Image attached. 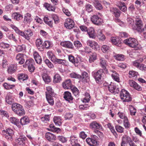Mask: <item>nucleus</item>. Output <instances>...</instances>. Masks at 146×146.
I'll use <instances>...</instances> for the list:
<instances>
[{
  "instance_id": "4d7b16f0",
  "label": "nucleus",
  "mask_w": 146,
  "mask_h": 146,
  "mask_svg": "<svg viewBox=\"0 0 146 146\" xmlns=\"http://www.w3.org/2000/svg\"><path fill=\"white\" fill-rule=\"evenodd\" d=\"M5 100L7 103L9 104H12L13 102V100L12 98L11 97L8 96H6Z\"/></svg>"
},
{
  "instance_id": "1a4fd4ad",
  "label": "nucleus",
  "mask_w": 146,
  "mask_h": 146,
  "mask_svg": "<svg viewBox=\"0 0 146 146\" xmlns=\"http://www.w3.org/2000/svg\"><path fill=\"white\" fill-rule=\"evenodd\" d=\"M35 44L37 49L40 51L44 50V46L43 41L40 38L37 39L35 42Z\"/></svg>"
},
{
  "instance_id": "c9c22d12",
  "label": "nucleus",
  "mask_w": 146,
  "mask_h": 146,
  "mask_svg": "<svg viewBox=\"0 0 146 146\" xmlns=\"http://www.w3.org/2000/svg\"><path fill=\"white\" fill-rule=\"evenodd\" d=\"M110 11L112 13L114 14L115 16L117 17H119L121 13V11L115 8L111 9Z\"/></svg>"
},
{
  "instance_id": "e2e57ef3",
  "label": "nucleus",
  "mask_w": 146,
  "mask_h": 146,
  "mask_svg": "<svg viewBox=\"0 0 146 146\" xmlns=\"http://www.w3.org/2000/svg\"><path fill=\"white\" fill-rule=\"evenodd\" d=\"M123 123L124 125L126 128H127L129 127L130 124L127 117H125V118L123 120Z\"/></svg>"
},
{
  "instance_id": "0e129e2a",
  "label": "nucleus",
  "mask_w": 146,
  "mask_h": 146,
  "mask_svg": "<svg viewBox=\"0 0 146 146\" xmlns=\"http://www.w3.org/2000/svg\"><path fill=\"white\" fill-rule=\"evenodd\" d=\"M73 117V114L70 113H66L64 115L65 119H70Z\"/></svg>"
},
{
  "instance_id": "2f4dec72",
  "label": "nucleus",
  "mask_w": 146,
  "mask_h": 146,
  "mask_svg": "<svg viewBox=\"0 0 146 146\" xmlns=\"http://www.w3.org/2000/svg\"><path fill=\"white\" fill-rule=\"evenodd\" d=\"M111 71L112 73L111 74V76L112 78L115 81L117 82H119V78L118 74L115 71L112 70Z\"/></svg>"
},
{
  "instance_id": "58836bf2",
  "label": "nucleus",
  "mask_w": 146,
  "mask_h": 146,
  "mask_svg": "<svg viewBox=\"0 0 146 146\" xmlns=\"http://www.w3.org/2000/svg\"><path fill=\"white\" fill-rule=\"evenodd\" d=\"M72 93L76 97H78L79 95V92L78 90L75 86H72L71 89Z\"/></svg>"
},
{
  "instance_id": "b1692460",
  "label": "nucleus",
  "mask_w": 146,
  "mask_h": 146,
  "mask_svg": "<svg viewBox=\"0 0 146 146\" xmlns=\"http://www.w3.org/2000/svg\"><path fill=\"white\" fill-rule=\"evenodd\" d=\"M44 22L51 27H52L53 22L52 18L50 17H45L44 18Z\"/></svg>"
},
{
  "instance_id": "69168bd1",
  "label": "nucleus",
  "mask_w": 146,
  "mask_h": 146,
  "mask_svg": "<svg viewBox=\"0 0 146 146\" xmlns=\"http://www.w3.org/2000/svg\"><path fill=\"white\" fill-rule=\"evenodd\" d=\"M92 6L89 4H88L86 5V9L88 12H91L92 11Z\"/></svg>"
},
{
  "instance_id": "412c9836",
  "label": "nucleus",
  "mask_w": 146,
  "mask_h": 146,
  "mask_svg": "<svg viewBox=\"0 0 146 146\" xmlns=\"http://www.w3.org/2000/svg\"><path fill=\"white\" fill-rule=\"evenodd\" d=\"M16 60L18 61L19 63L20 64H23L25 62V60L24 59V56L23 54H18L16 56Z\"/></svg>"
},
{
  "instance_id": "4468645a",
  "label": "nucleus",
  "mask_w": 146,
  "mask_h": 146,
  "mask_svg": "<svg viewBox=\"0 0 146 146\" xmlns=\"http://www.w3.org/2000/svg\"><path fill=\"white\" fill-rule=\"evenodd\" d=\"M74 21L70 19H67L64 23L65 27L67 29H72L74 27Z\"/></svg>"
},
{
  "instance_id": "cd10ccee",
  "label": "nucleus",
  "mask_w": 146,
  "mask_h": 146,
  "mask_svg": "<svg viewBox=\"0 0 146 146\" xmlns=\"http://www.w3.org/2000/svg\"><path fill=\"white\" fill-rule=\"evenodd\" d=\"M117 5L122 11L125 12L126 11L127 8L124 3L118 2L117 3Z\"/></svg>"
},
{
  "instance_id": "09e8293b",
  "label": "nucleus",
  "mask_w": 146,
  "mask_h": 146,
  "mask_svg": "<svg viewBox=\"0 0 146 146\" xmlns=\"http://www.w3.org/2000/svg\"><path fill=\"white\" fill-rule=\"evenodd\" d=\"M94 5L96 8L98 10H101L103 8L102 6L98 1H94Z\"/></svg>"
},
{
  "instance_id": "423d86ee",
  "label": "nucleus",
  "mask_w": 146,
  "mask_h": 146,
  "mask_svg": "<svg viewBox=\"0 0 146 146\" xmlns=\"http://www.w3.org/2000/svg\"><path fill=\"white\" fill-rule=\"evenodd\" d=\"M103 72V70L102 69H100L96 72L94 73V77L97 83L98 84L101 83L102 80L101 76Z\"/></svg>"
},
{
  "instance_id": "c756f323",
  "label": "nucleus",
  "mask_w": 146,
  "mask_h": 146,
  "mask_svg": "<svg viewBox=\"0 0 146 146\" xmlns=\"http://www.w3.org/2000/svg\"><path fill=\"white\" fill-rule=\"evenodd\" d=\"M89 62L90 63H92L96 60L97 58V54L95 52H92L89 54Z\"/></svg>"
},
{
  "instance_id": "338daca9",
  "label": "nucleus",
  "mask_w": 146,
  "mask_h": 146,
  "mask_svg": "<svg viewBox=\"0 0 146 146\" xmlns=\"http://www.w3.org/2000/svg\"><path fill=\"white\" fill-rule=\"evenodd\" d=\"M115 129L117 131L120 133H122L123 132L124 128L122 127L119 125H117L115 126Z\"/></svg>"
},
{
  "instance_id": "4be33fe9",
  "label": "nucleus",
  "mask_w": 146,
  "mask_h": 146,
  "mask_svg": "<svg viewBox=\"0 0 146 146\" xmlns=\"http://www.w3.org/2000/svg\"><path fill=\"white\" fill-rule=\"evenodd\" d=\"M87 143L91 146H96L97 145V141L96 139L88 138L86 139Z\"/></svg>"
},
{
  "instance_id": "79ce46f5",
  "label": "nucleus",
  "mask_w": 146,
  "mask_h": 146,
  "mask_svg": "<svg viewBox=\"0 0 146 146\" xmlns=\"http://www.w3.org/2000/svg\"><path fill=\"white\" fill-rule=\"evenodd\" d=\"M52 96H46V98L48 103L51 106H53L54 104V101Z\"/></svg>"
},
{
  "instance_id": "4c0bfd02",
  "label": "nucleus",
  "mask_w": 146,
  "mask_h": 146,
  "mask_svg": "<svg viewBox=\"0 0 146 146\" xmlns=\"http://www.w3.org/2000/svg\"><path fill=\"white\" fill-rule=\"evenodd\" d=\"M16 67L15 65H10L8 68V72L10 74L14 73L16 70Z\"/></svg>"
},
{
  "instance_id": "2eb2a0df",
  "label": "nucleus",
  "mask_w": 146,
  "mask_h": 146,
  "mask_svg": "<svg viewBox=\"0 0 146 146\" xmlns=\"http://www.w3.org/2000/svg\"><path fill=\"white\" fill-rule=\"evenodd\" d=\"M45 137L49 141L53 142L56 139V136L53 134L48 132L45 134Z\"/></svg>"
},
{
  "instance_id": "20e7f679",
  "label": "nucleus",
  "mask_w": 146,
  "mask_h": 146,
  "mask_svg": "<svg viewBox=\"0 0 146 146\" xmlns=\"http://www.w3.org/2000/svg\"><path fill=\"white\" fill-rule=\"evenodd\" d=\"M143 27V23L140 19H137L135 20V24L132 26L133 29L139 33H141L142 29Z\"/></svg>"
},
{
  "instance_id": "c85d7f7f",
  "label": "nucleus",
  "mask_w": 146,
  "mask_h": 146,
  "mask_svg": "<svg viewBox=\"0 0 146 146\" xmlns=\"http://www.w3.org/2000/svg\"><path fill=\"white\" fill-rule=\"evenodd\" d=\"M53 121L56 126H60L62 124V121L60 117H54L53 118Z\"/></svg>"
},
{
  "instance_id": "bf43d9fd",
  "label": "nucleus",
  "mask_w": 146,
  "mask_h": 146,
  "mask_svg": "<svg viewBox=\"0 0 146 146\" xmlns=\"http://www.w3.org/2000/svg\"><path fill=\"white\" fill-rule=\"evenodd\" d=\"M74 44L75 47L78 48L82 46V44L81 42L79 40H76L74 42Z\"/></svg>"
},
{
  "instance_id": "aec40b11",
  "label": "nucleus",
  "mask_w": 146,
  "mask_h": 146,
  "mask_svg": "<svg viewBox=\"0 0 146 146\" xmlns=\"http://www.w3.org/2000/svg\"><path fill=\"white\" fill-rule=\"evenodd\" d=\"M60 45L64 47L71 49H72L74 48L72 43L70 41H65L61 42Z\"/></svg>"
},
{
  "instance_id": "680f3d73",
  "label": "nucleus",
  "mask_w": 146,
  "mask_h": 146,
  "mask_svg": "<svg viewBox=\"0 0 146 146\" xmlns=\"http://www.w3.org/2000/svg\"><path fill=\"white\" fill-rule=\"evenodd\" d=\"M58 139L62 143L66 142L67 140L66 138L62 136H59L58 137Z\"/></svg>"
},
{
  "instance_id": "e433bc0d",
  "label": "nucleus",
  "mask_w": 146,
  "mask_h": 146,
  "mask_svg": "<svg viewBox=\"0 0 146 146\" xmlns=\"http://www.w3.org/2000/svg\"><path fill=\"white\" fill-rule=\"evenodd\" d=\"M52 61L56 63H57L59 64H61L63 65H65L66 64L65 60L61 59H58L56 58L54 60H52Z\"/></svg>"
},
{
  "instance_id": "473e14b6",
  "label": "nucleus",
  "mask_w": 146,
  "mask_h": 146,
  "mask_svg": "<svg viewBox=\"0 0 146 146\" xmlns=\"http://www.w3.org/2000/svg\"><path fill=\"white\" fill-rule=\"evenodd\" d=\"M29 118L27 116H25L20 119V123L22 125H26L29 123Z\"/></svg>"
},
{
  "instance_id": "72a5a7b5",
  "label": "nucleus",
  "mask_w": 146,
  "mask_h": 146,
  "mask_svg": "<svg viewBox=\"0 0 146 146\" xmlns=\"http://www.w3.org/2000/svg\"><path fill=\"white\" fill-rule=\"evenodd\" d=\"M18 78L20 81H22L27 80L28 78V76L26 74L21 73L18 74Z\"/></svg>"
},
{
  "instance_id": "3c124183",
  "label": "nucleus",
  "mask_w": 146,
  "mask_h": 146,
  "mask_svg": "<svg viewBox=\"0 0 146 146\" xmlns=\"http://www.w3.org/2000/svg\"><path fill=\"white\" fill-rule=\"evenodd\" d=\"M26 47L25 45L23 44L22 45H19L17 46L16 48V50L17 52H20L23 50H25Z\"/></svg>"
},
{
  "instance_id": "a211bd4d",
  "label": "nucleus",
  "mask_w": 146,
  "mask_h": 146,
  "mask_svg": "<svg viewBox=\"0 0 146 146\" xmlns=\"http://www.w3.org/2000/svg\"><path fill=\"white\" fill-rule=\"evenodd\" d=\"M62 86L64 89H66L70 88L71 89L72 87L73 86L72 85L71 80L70 79H67L63 82Z\"/></svg>"
},
{
  "instance_id": "f03ea898",
  "label": "nucleus",
  "mask_w": 146,
  "mask_h": 146,
  "mask_svg": "<svg viewBox=\"0 0 146 146\" xmlns=\"http://www.w3.org/2000/svg\"><path fill=\"white\" fill-rule=\"evenodd\" d=\"M14 29L17 33L24 37L28 40L30 39L31 36L33 35V32L29 29L25 30L23 32L19 30L16 27H15Z\"/></svg>"
},
{
  "instance_id": "a18cd8bd",
  "label": "nucleus",
  "mask_w": 146,
  "mask_h": 146,
  "mask_svg": "<svg viewBox=\"0 0 146 146\" xmlns=\"http://www.w3.org/2000/svg\"><path fill=\"white\" fill-rule=\"evenodd\" d=\"M34 63V61L33 59H30L27 60L25 62L26 67H30L29 66H31V65L33 64Z\"/></svg>"
},
{
  "instance_id": "9b49d317",
  "label": "nucleus",
  "mask_w": 146,
  "mask_h": 146,
  "mask_svg": "<svg viewBox=\"0 0 146 146\" xmlns=\"http://www.w3.org/2000/svg\"><path fill=\"white\" fill-rule=\"evenodd\" d=\"M87 44L95 50H96L99 48V46L98 43L94 41L88 40L87 42Z\"/></svg>"
},
{
  "instance_id": "bb28decb",
  "label": "nucleus",
  "mask_w": 146,
  "mask_h": 146,
  "mask_svg": "<svg viewBox=\"0 0 146 146\" xmlns=\"http://www.w3.org/2000/svg\"><path fill=\"white\" fill-rule=\"evenodd\" d=\"M87 33L90 38H95L96 37V34L95 32L94 29L92 27L90 28L88 30Z\"/></svg>"
},
{
  "instance_id": "37998d69",
  "label": "nucleus",
  "mask_w": 146,
  "mask_h": 146,
  "mask_svg": "<svg viewBox=\"0 0 146 146\" xmlns=\"http://www.w3.org/2000/svg\"><path fill=\"white\" fill-rule=\"evenodd\" d=\"M44 6L49 11H53L54 10V7L51 6L50 4L47 3H44Z\"/></svg>"
},
{
  "instance_id": "13d9d810",
  "label": "nucleus",
  "mask_w": 146,
  "mask_h": 146,
  "mask_svg": "<svg viewBox=\"0 0 146 146\" xmlns=\"http://www.w3.org/2000/svg\"><path fill=\"white\" fill-rule=\"evenodd\" d=\"M110 49V47L106 45H103L101 48V50L104 53L108 52L109 50Z\"/></svg>"
},
{
  "instance_id": "f704fd0d",
  "label": "nucleus",
  "mask_w": 146,
  "mask_h": 146,
  "mask_svg": "<svg viewBox=\"0 0 146 146\" xmlns=\"http://www.w3.org/2000/svg\"><path fill=\"white\" fill-rule=\"evenodd\" d=\"M46 90L47 91L45 92L46 96H53L54 95V93L51 87L48 86L46 87Z\"/></svg>"
},
{
  "instance_id": "052dcab7",
  "label": "nucleus",
  "mask_w": 146,
  "mask_h": 146,
  "mask_svg": "<svg viewBox=\"0 0 146 146\" xmlns=\"http://www.w3.org/2000/svg\"><path fill=\"white\" fill-rule=\"evenodd\" d=\"M10 121L11 123L16 125H17L19 123V120L14 117H10Z\"/></svg>"
},
{
  "instance_id": "6e6d98bb",
  "label": "nucleus",
  "mask_w": 146,
  "mask_h": 146,
  "mask_svg": "<svg viewBox=\"0 0 146 146\" xmlns=\"http://www.w3.org/2000/svg\"><path fill=\"white\" fill-rule=\"evenodd\" d=\"M138 72L134 71H130L129 72V77L130 78H132L133 77L136 76L138 75Z\"/></svg>"
},
{
  "instance_id": "c03bdc74",
  "label": "nucleus",
  "mask_w": 146,
  "mask_h": 146,
  "mask_svg": "<svg viewBox=\"0 0 146 146\" xmlns=\"http://www.w3.org/2000/svg\"><path fill=\"white\" fill-rule=\"evenodd\" d=\"M122 140L129 144L132 141L130 137L127 135H125L122 136Z\"/></svg>"
},
{
  "instance_id": "49530a36",
  "label": "nucleus",
  "mask_w": 146,
  "mask_h": 146,
  "mask_svg": "<svg viewBox=\"0 0 146 146\" xmlns=\"http://www.w3.org/2000/svg\"><path fill=\"white\" fill-rule=\"evenodd\" d=\"M129 108L130 111V114L131 115H135L136 112L135 108L132 105H129Z\"/></svg>"
},
{
  "instance_id": "393cba45",
  "label": "nucleus",
  "mask_w": 146,
  "mask_h": 146,
  "mask_svg": "<svg viewBox=\"0 0 146 146\" xmlns=\"http://www.w3.org/2000/svg\"><path fill=\"white\" fill-rule=\"evenodd\" d=\"M12 17L15 20L19 21L23 18V15L19 12H15L13 13L12 15Z\"/></svg>"
},
{
  "instance_id": "a878e982",
  "label": "nucleus",
  "mask_w": 146,
  "mask_h": 146,
  "mask_svg": "<svg viewBox=\"0 0 146 146\" xmlns=\"http://www.w3.org/2000/svg\"><path fill=\"white\" fill-rule=\"evenodd\" d=\"M111 41L113 44L117 46H120L121 45V42L118 38L114 37H111Z\"/></svg>"
},
{
  "instance_id": "39448f33",
  "label": "nucleus",
  "mask_w": 146,
  "mask_h": 146,
  "mask_svg": "<svg viewBox=\"0 0 146 146\" xmlns=\"http://www.w3.org/2000/svg\"><path fill=\"white\" fill-rule=\"evenodd\" d=\"M123 42L130 47L134 48H135L138 44L137 40L133 38H130L125 40Z\"/></svg>"
},
{
  "instance_id": "0eeeda50",
  "label": "nucleus",
  "mask_w": 146,
  "mask_h": 146,
  "mask_svg": "<svg viewBox=\"0 0 146 146\" xmlns=\"http://www.w3.org/2000/svg\"><path fill=\"white\" fill-rule=\"evenodd\" d=\"M109 91L112 93L116 94L119 93V88L117 87L115 84L113 83L107 86Z\"/></svg>"
},
{
  "instance_id": "7c9ffc66",
  "label": "nucleus",
  "mask_w": 146,
  "mask_h": 146,
  "mask_svg": "<svg viewBox=\"0 0 146 146\" xmlns=\"http://www.w3.org/2000/svg\"><path fill=\"white\" fill-rule=\"evenodd\" d=\"M31 15L29 13H27L24 15V22L25 23H29L32 21Z\"/></svg>"
},
{
  "instance_id": "dca6fc26",
  "label": "nucleus",
  "mask_w": 146,
  "mask_h": 146,
  "mask_svg": "<svg viewBox=\"0 0 146 146\" xmlns=\"http://www.w3.org/2000/svg\"><path fill=\"white\" fill-rule=\"evenodd\" d=\"M27 138L24 136L20 135L19 137L16 140L17 143L20 145H23L25 144V141Z\"/></svg>"
},
{
  "instance_id": "603ef678",
  "label": "nucleus",
  "mask_w": 146,
  "mask_h": 146,
  "mask_svg": "<svg viewBox=\"0 0 146 146\" xmlns=\"http://www.w3.org/2000/svg\"><path fill=\"white\" fill-rule=\"evenodd\" d=\"M3 86L7 90L12 89L15 86V85L14 84L10 85L6 83H4Z\"/></svg>"
},
{
  "instance_id": "7ed1b4c3",
  "label": "nucleus",
  "mask_w": 146,
  "mask_h": 146,
  "mask_svg": "<svg viewBox=\"0 0 146 146\" xmlns=\"http://www.w3.org/2000/svg\"><path fill=\"white\" fill-rule=\"evenodd\" d=\"M120 97L123 102L131 101L132 98L129 92L124 89H122L120 93Z\"/></svg>"
},
{
  "instance_id": "ddd939ff",
  "label": "nucleus",
  "mask_w": 146,
  "mask_h": 146,
  "mask_svg": "<svg viewBox=\"0 0 146 146\" xmlns=\"http://www.w3.org/2000/svg\"><path fill=\"white\" fill-rule=\"evenodd\" d=\"M90 128L92 129H97L101 130L102 129V125L100 123L96 121H93L91 122L90 125Z\"/></svg>"
},
{
  "instance_id": "ea45409f",
  "label": "nucleus",
  "mask_w": 146,
  "mask_h": 146,
  "mask_svg": "<svg viewBox=\"0 0 146 146\" xmlns=\"http://www.w3.org/2000/svg\"><path fill=\"white\" fill-rule=\"evenodd\" d=\"M42 78L46 84H48L51 81V79L50 77L46 74L43 75Z\"/></svg>"
},
{
  "instance_id": "f8f14e48",
  "label": "nucleus",
  "mask_w": 146,
  "mask_h": 146,
  "mask_svg": "<svg viewBox=\"0 0 146 146\" xmlns=\"http://www.w3.org/2000/svg\"><path fill=\"white\" fill-rule=\"evenodd\" d=\"M100 65L101 67L103 68L106 73L108 72V70L106 67L108 65L107 61L104 58L100 57Z\"/></svg>"
},
{
  "instance_id": "9d476101",
  "label": "nucleus",
  "mask_w": 146,
  "mask_h": 146,
  "mask_svg": "<svg viewBox=\"0 0 146 146\" xmlns=\"http://www.w3.org/2000/svg\"><path fill=\"white\" fill-rule=\"evenodd\" d=\"M92 22L95 25H99L102 24V20L97 15H94L91 18Z\"/></svg>"
},
{
  "instance_id": "6ab92c4d",
  "label": "nucleus",
  "mask_w": 146,
  "mask_h": 146,
  "mask_svg": "<svg viewBox=\"0 0 146 146\" xmlns=\"http://www.w3.org/2000/svg\"><path fill=\"white\" fill-rule=\"evenodd\" d=\"M71 144L72 146H81L78 143L77 138L73 135H72L70 137Z\"/></svg>"
},
{
  "instance_id": "de8ad7c7",
  "label": "nucleus",
  "mask_w": 146,
  "mask_h": 146,
  "mask_svg": "<svg viewBox=\"0 0 146 146\" xmlns=\"http://www.w3.org/2000/svg\"><path fill=\"white\" fill-rule=\"evenodd\" d=\"M61 77L60 75L58 74L55 75L54 77L53 82L54 83L59 82L61 80Z\"/></svg>"
},
{
  "instance_id": "774afa93",
  "label": "nucleus",
  "mask_w": 146,
  "mask_h": 146,
  "mask_svg": "<svg viewBox=\"0 0 146 146\" xmlns=\"http://www.w3.org/2000/svg\"><path fill=\"white\" fill-rule=\"evenodd\" d=\"M7 37L10 40H12L15 42L17 41L15 36L13 34H11L7 35Z\"/></svg>"
},
{
  "instance_id": "5fc2aeb1",
  "label": "nucleus",
  "mask_w": 146,
  "mask_h": 146,
  "mask_svg": "<svg viewBox=\"0 0 146 146\" xmlns=\"http://www.w3.org/2000/svg\"><path fill=\"white\" fill-rule=\"evenodd\" d=\"M44 47L46 48H49L52 46V43L49 41H45L44 43Z\"/></svg>"
},
{
  "instance_id": "6e6552de",
  "label": "nucleus",
  "mask_w": 146,
  "mask_h": 146,
  "mask_svg": "<svg viewBox=\"0 0 146 146\" xmlns=\"http://www.w3.org/2000/svg\"><path fill=\"white\" fill-rule=\"evenodd\" d=\"M139 60H135L133 62L134 66L138 69L142 71L146 70V66L143 64H141Z\"/></svg>"
},
{
  "instance_id": "a19ab883",
  "label": "nucleus",
  "mask_w": 146,
  "mask_h": 146,
  "mask_svg": "<svg viewBox=\"0 0 146 146\" xmlns=\"http://www.w3.org/2000/svg\"><path fill=\"white\" fill-rule=\"evenodd\" d=\"M115 58L119 61H123L124 59V56L122 54H117L113 56Z\"/></svg>"
},
{
  "instance_id": "f257e3e1",
  "label": "nucleus",
  "mask_w": 146,
  "mask_h": 146,
  "mask_svg": "<svg viewBox=\"0 0 146 146\" xmlns=\"http://www.w3.org/2000/svg\"><path fill=\"white\" fill-rule=\"evenodd\" d=\"M12 109L15 113L19 116H22L25 114V111L22 106L19 104L14 103L12 104Z\"/></svg>"
},
{
  "instance_id": "864d4df0",
  "label": "nucleus",
  "mask_w": 146,
  "mask_h": 146,
  "mask_svg": "<svg viewBox=\"0 0 146 146\" xmlns=\"http://www.w3.org/2000/svg\"><path fill=\"white\" fill-rule=\"evenodd\" d=\"M70 76L72 78H74L78 79H81L82 76L78 74L75 72H72L70 74Z\"/></svg>"
},
{
  "instance_id": "f3484780",
  "label": "nucleus",
  "mask_w": 146,
  "mask_h": 146,
  "mask_svg": "<svg viewBox=\"0 0 146 146\" xmlns=\"http://www.w3.org/2000/svg\"><path fill=\"white\" fill-rule=\"evenodd\" d=\"M64 98L65 100L71 103L73 98L71 93L68 91H66L64 94Z\"/></svg>"
},
{
  "instance_id": "8fccbe9b",
  "label": "nucleus",
  "mask_w": 146,
  "mask_h": 146,
  "mask_svg": "<svg viewBox=\"0 0 146 146\" xmlns=\"http://www.w3.org/2000/svg\"><path fill=\"white\" fill-rule=\"evenodd\" d=\"M50 117L49 115H45L41 118V121L44 123H47L49 121Z\"/></svg>"
},
{
  "instance_id": "5701e85b",
  "label": "nucleus",
  "mask_w": 146,
  "mask_h": 146,
  "mask_svg": "<svg viewBox=\"0 0 146 146\" xmlns=\"http://www.w3.org/2000/svg\"><path fill=\"white\" fill-rule=\"evenodd\" d=\"M33 56L36 62L39 64H40L42 62V59L38 53L36 51L34 52Z\"/></svg>"
}]
</instances>
